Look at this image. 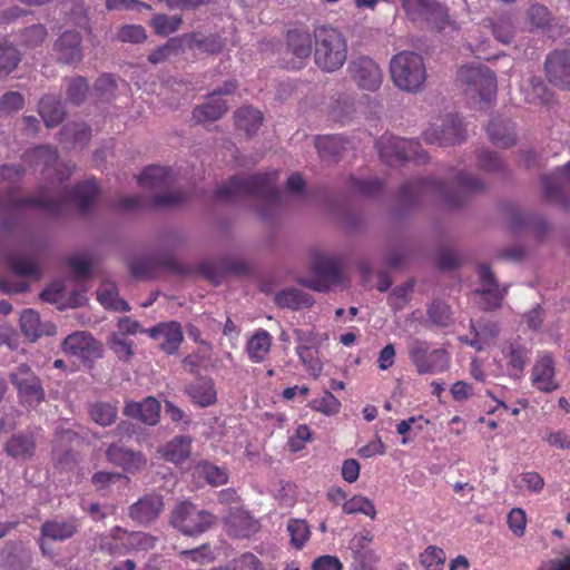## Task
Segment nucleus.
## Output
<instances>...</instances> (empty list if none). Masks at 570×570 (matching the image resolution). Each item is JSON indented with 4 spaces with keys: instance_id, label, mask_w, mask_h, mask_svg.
Here are the masks:
<instances>
[{
    "instance_id": "393cba45",
    "label": "nucleus",
    "mask_w": 570,
    "mask_h": 570,
    "mask_svg": "<svg viewBox=\"0 0 570 570\" xmlns=\"http://www.w3.org/2000/svg\"><path fill=\"white\" fill-rule=\"evenodd\" d=\"M529 351L520 340L507 342L502 347V355L507 360L508 374L519 379L528 361Z\"/></svg>"
},
{
    "instance_id": "20e7f679",
    "label": "nucleus",
    "mask_w": 570,
    "mask_h": 570,
    "mask_svg": "<svg viewBox=\"0 0 570 570\" xmlns=\"http://www.w3.org/2000/svg\"><path fill=\"white\" fill-rule=\"evenodd\" d=\"M137 181L141 188L154 193L151 202L155 206H178L187 199L185 191L170 189L173 176L167 167L149 166L138 176Z\"/></svg>"
},
{
    "instance_id": "39448f33",
    "label": "nucleus",
    "mask_w": 570,
    "mask_h": 570,
    "mask_svg": "<svg viewBox=\"0 0 570 570\" xmlns=\"http://www.w3.org/2000/svg\"><path fill=\"white\" fill-rule=\"evenodd\" d=\"M391 77L394 85L406 92L420 91L426 80V68L423 57L413 51H402L390 62Z\"/></svg>"
},
{
    "instance_id": "423d86ee",
    "label": "nucleus",
    "mask_w": 570,
    "mask_h": 570,
    "mask_svg": "<svg viewBox=\"0 0 570 570\" xmlns=\"http://www.w3.org/2000/svg\"><path fill=\"white\" fill-rule=\"evenodd\" d=\"M458 81L472 99L490 102L497 94V77L484 66H463L458 70Z\"/></svg>"
},
{
    "instance_id": "bb28decb",
    "label": "nucleus",
    "mask_w": 570,
    "mask_h": 570,
    "mask_svg": "<svg viewBox=\"0 0 570 570\" xmlns=\"http://www.w3.org/2000/svg\"><path fill=\"white\" fill-rule=\"evenodd\" d=\"M546 197L562 203V194L570 189V161L552 175L543 178Z\"/></svg>"
},
{
    "instance_id": "3c124183",
    "label": "nucleus",
    "mask_w": 570,
    "mask_h": 570,
    "mask_svg": "<svg viewBox=\"0 0 570 570\" xmlns=\"http://www.w3.org/2000/svg\"><path fill=\"white\" fill-rule=\"evenodd\" d=\"M91 419L101 426L111 425L117 417V407L110 403L98 402L90 406Z\"/></svg>"
},
{
    "instance_id": "c85d7f7f",
    "label": "nucleus",
    "mask_w": 570,
    "mask_h": 570,
    "mask_svg": "<svg viewBox=\"0 0 570 570\" xmlns=\"http://www.w3.org/2000/svg\"><path fill=\"white\" fill-rule=\"evenodd\" d=\"M20 327L22 334L31 342L37 341L41 335L55 333V326L51 323H42L39 314L33 309H26L21 313Z\"/></svg>"
},
{
    "instance_id": "4c0bfd02",
    "label": "nucleus",
    "mask_w": 570,
    "mask_h": 570,
    "mask_svg": "<svg viewBox=\"0 0 570 570\" xmlns=\"http://www.w3.org/2000/svg\"><path fill=\"white\" fill-rule=\"evenodd\" d=\"M77 530L76 520H52L47 521L41 527L42 537L49 538L51 540H66L71 538Z\"/></svg>"
},
{
    "instance_id": "603ef678",
    "label": "nucleus",
    "mask_w": 570,
    "mask_h": 570,
    "mask_svg": "<svg viewBox=\"0 0 570 570\" xmlns=\"http://www.w3.org/2000/svg\"><path fill=\"white\" fill-rule=\"evenodd\" d=\"M287 531L291 537V544L295 549H302L304 544L308 541L311 535L308 524L304 520L298 519L288 521Z\"/></svg>"
},
{
    "instance_id": "58836bf2",
    "label": "nucleus",
    "mask_w": 570,
    "mask_h": 570,
    "mask_svg": "<svg viewBox=\"0 0 570 570\" xmlns=\"http://www.w3.org/2000/svg\"><path fill=\"white\" fill-rule=\"evenodd\" d=\"M35 445L36 443L31 434L20 433L10 438L7 442L6 451L12 458L26 460L33 454Z\"/></svg>"
},
{
    "instance_id": "a18cd8bd",
    "label": "nucleus",
    "mask_w": 570,
    "mask_h": 570,
    "mask_svg": "<svg viewBox=\"0 0 570 570\" xmlns=\"http://www.w3.org/2000/svg\"><path fill=\"white\" fill-rule=\"evenodd\" d=\"M184 48L183 37L170 38L165 45L153 50L148 56V61L153 65L165 62L173 55H177Z\"/></svg>"
},
{
    "instance_id": "13d9d810",
    "label": "nucleus",
    "mask_w": 570,
    "mask_h": 570,
    "mask_svg": "<svg viewBox=\"0 0 570 570\" xmlns=\"http://www.w3.org/2000/svg\"><path fill=\"white\" fill-rule=\"evenodd\" d=\"M315 146L321 157L335 158L343 149V140L337 136H323L316 139Z\"/></svg>"
},
{
    "instance_id": "c03bdc74",
    "label": "nucleus",
    "mask_w": 570,
    "mask_h": 570,
    "mask_svg": "<svg viewBox=\"0 0 570 570\" xmlns=\"http://www.w3.org/2000/svg\"><path fill=\"white\" fill-rule=\"evenodd\" d=\"M21 61L18 49L7 39H0V76L11 73Z\"/></svg>"
},
{
    "instance_id": "de8ad7c7",
    "label": "nucleus",
    "mask_w": 570,
    "mask_h": 570,
    "mask_svg": "<svg viewBox=\"0 0 570 570\" xmlns=\"http://www.w3.org/2000/svg\"><path fill=\"white\" fill-rule=\"evenodd\" d=\"M98 194V187L95 180H86L82 184H79L71 197L72 200L77 204V206L81 209H87L92 202L96 199Z\"/></svg>"
},
{
    "instance_id": "72a5a7b5",
    "label": "nucleus",
    "mask_w": 570,
    "mask_h": 570,
    "mask_svg": "<svg viewBox=\"0 0 570 570\" xmlns=\"http://www.w3.org/2000/svg\"><path fill=\"white\" fill-rule=\"evenodd\" d=\"M191 438L187 435H179L174 438L165 446L159 448L158 452L167 461L173 463H180L190 455Z\"/></svg>"
},
{
    "instance_id": "1a4fd4ad",
    "label": "nucleus",
    "mask_w": 570,
    "mask_h": 570,
    "mask_svg": "<svg viewBox=\"0 0 570 570\" xmlns=\"http://www.w3.org/2000/svg\"><path fill=\"white\" fill-rule=\"evenodd\" d=\"M376 147L381 158L389 165H395L405 159L424 160L425 155L417 141L395 136H382Z\"/></svg>"
},
{
    "instance_id": "f03ea898",
    "label": "nucleus",
    "mask_w": 570,
    "mask_h": 570,
    "mask_svg": "<svg viewBox=\"0 0 570 570\" xmlns=\"http://www.w3.org/2000/svg\"><path fill=\"white\" fill-rule=\"evenodd\" d=\"M314 61L324 72L340 70L347 59L345 36L336 28L321 26L314 30Z\"/></svg>"
},
{
    "instance_id": "37998d69",
    "label": "nucleus",
    "mask_w": 570,
    "mask_h": 570,
    "mask_svg": "<svg viewBox=\"0 0 570 570\" xmlns=\"http://www.w3.org/2000/svg\"><path fill=\"white\" fill-rule=\"evenodd\" d=\"M61 141L70 142L72 146H86L91 137L90 128L82 122H72L63 126L60 131Z\"/></svg>"
},
{
    "instance_id": "6ab92c4d",
    "label": "nucleus",
    "mask_w": 570,
    "mask_h": 570,
    "mask_svg": "<svg viewBox=\"0 0 570 570\" xmlns=\"http://www.w3.org/2000/svg\"><path fill=\"white\" fill-rule=\"evenodd\" d=\"M57 59L65 65H78L83 59L81 36L78 31L67 30L53 43Z\"/></svg>"
},
{
    "instance_id": "ddd939ff",
    "label": "nucleus",
    "mask_w": 570,
    "mask_h": 570,
    "mask_svg": "<svg viewBox=\"0 0 570 570\" xmlns=\"http://www.w3.org/2000/svg\"><path fill=\"white\" fill-rule=\"evenodd\" d=\"M347 71L352 80L361 89L375 91L382 85V69L367 56H361L353 59L348 65Z\"/></svg>"
},
{
    "instance_id": "e2e57ef3",
    "label": "nucleus",
    "mask_w": 570,
    "mask_h": 570,
    "mask_svg": "<svg viewBox=\"0 0 570 570\" xmlns=\"http://www.w3.org/2000/svg\"><path fill=\"white\" fill-rule=\"evenodd\" d=\"M312 406L314 410L325 415H333L338 413L341 402L331 392L325 391L321 397L313 401Z\"/></svg>"
},
{
    "instance_id": "052dcab7",
    "label": "nucleus",
    "mask_w": 570,
    "mask_h": 570,
    "mask_svg": "<svg viewBox=\"0 0 570 570\" xmlns=\"http://www.w3.org/2000/svg\"><path fill=\"white\" fill-rule=\"evenodd\" d=\"M181 18L179 16L168 17L166 14H156L151 19V26L159 36H168L179 29Z\"/></svg>"
},
{
    "instance_id": "a878e982",
    "label": "nucleus",
    "mask_w": 570,
    "mask_h": 570,
    "mask_svg": "<svg viewBox=\"0 0 570 570\" xmlns=\"http://www.w3.org/2000/svg\"><path fill=\"white\" fill-rule=\"evenodd\" d=\"M160 403L155 397H146L142 402H127L124 414L135 417L148 425H156L159 421Z\"/></svg>"
},
{
    "instance_id": "b1692460",
    "label": "nucleus",
    "mask_w": 570,
    "mask_h": 570,
    "mask_svg": "<svg viewBox=\"0 0 570 570\" xmlns=\"http://www.w3.org/2000/svg\"><path fill=\"white\" fill-rule=\"evenodd\" d=\"M8 206L10 207H22V206H31L41 208L51 214H58L61 212L63 207V199L58 196H53L49 194L48 190L41 189L40 194L35 197H17L11 195L8 199Z\"/></svg>"
},
{
    "instance_id": "2f4dec72",
    "label": "nucleus",
    "mask_w": 570,
    "mask_h": 570,
    "mask_svg": "<svg viewBox=\"0 0 570 570\" xmlns=\"http://www.w3.org/2000/svg\"><path fill=\"white\" fill-rule=\"evenodd\" d=\"M487 130L491 141L498 147L509 148L515 142L514 126L508 119H492Z\"/></svg>"
},
{
    "instance_id": "e433bc0d",
    "label": "nucleus",
    "mask_w": 570,
    "mask_h": 570,
    "mask_svg": "<svg viewBox=\"0 0 570 570\" xmlns=\"http://www.w3.org/2000/svg\"><path fill=\"white\" fill-rule=\"evenodd\" d=\"M39 114L47 127H55L62 121L66 112L60 99L46 96L39 102Z\"/></svg>"
},
{
    "instance_id": "f3484780",
    "label": "nucleus",
    "mask_w": 570,
    "mask_h": 570,
    "mask_svg": "<svg viewBox=\"0 0 570 570\" xmlns=\"http://www.w3.org/2000/svg\"><path fill=\"white\" fill-rule=\"evenodd\" d=\"M237 87L235 81H227L218 90L208 96V101L198 106L193 111V117L197 122L215 121L219 119L228 109L222 96L232 94Z\"/></svg>"
},
{
    "instance_id": "c756f323",
    "label": "nucleus",
    "mask_w": 570,
    "mask_h": 570,
    "mask_svg": "<svg viewBox=\"0 0 570 570\" xmlns=\"http://www.w3.org/2000/svg\"><path fill=\"white\" fill-rule=\"evenodd\" d=\"M126 542L127 530L117 525L98 537V549L109 556H124L128 553Z\"/></svg>"
},
{
    "instance_id": "9d476101",
    "label": "nucleus",
    "mask_w": 570,
    "mask_h": 570,
    "mask_svg": "<svg viewBox=\"0 0 570 570\" xmlns=\"http://www.w3.org/2000/svg\"><path fill=\"white\" fill-rule=\"evenodd\" d=\"M10 381L18 390V396L23 404L36 406L45 400V390L39 377L24 364L10 373Z\"/></svg>"
},
{
    "instance_id": "f704fd0d",
    "label": "nucleus",
    "mask_w": 570,
    "mask_h": 570,
    "mask_svg": "<svg viewBox=\"0 0 570 570\" xmlns=\"http://www.w3.org/2000/svg\"><path fill=\"white\" fill-rule=\"evenodd\" d=\"M97 299L106 308L116 312H129V304L119 297L116 285L111 282H104L97 289Z\"/></svg>"
},
{
    "instance_id": "6e6d98bb",
    "label": "nucleus",
    "mask_w": 570,
    "mask_h": 570,
    "mask_svg": "<svg viewBox=\"0 0 570 570\" xmlns=\"http://www.w3.org/2000/svg\"><path fill=\"white\" fill-rule=\"evenodd\" d=\"M157 538L145 532H128L127 531V548L128 553L131 551H148L155 548Z\"/></svg>"
},
{
    "instance_id": "2eb2a0df",
    "label": "nucleus",
    "mask_w": 570,
    "mask_h": 570,
    "mask_svg": "<svg viewBox=\"0 0 570 570\" xmlns=\"http://www.w3.org/2000/svg\"><path fill=\"white\" fill-rule=\"evenodd\" d=\"M62 351L65 354L81 361H92L102 355L100 343L91 334L83 331L68 335L62 342Z\"/></svg>"
},
{
    "instance_id": "49530a36",
    "label": "nucleus",
    "mask_w": 570,
    "mask_h": 570,
    "mask_svg": "<svg viewBox=\"0 0 570 570\" xmlns=\"http://www.w3.org/2000/svg\"><path fill=\"white\" fill-rule=\"evenodd\" d=\"M343 511L346 514L362 513L371 519H375L376 510L373 502L363 495H354L345 500L342 504Z\"/></svg>"
},
{
    "instance_id": "412c9836",
    "label": "nucleus",
    "mask_w": 570,
    "mask_h": 570,
    "mask_svg": "<svg viewBox=\"0 0 570 570\" xmlns=\"http://www.w3.org/2000/svg\"><path fill=\"white\" fill-rule=\"evenodd\" d=\"M106 456L109 462L122 468L129 473L140 472L147 465V459L141 452L116 443L108 446Z\"/></svg>"
},
{
    "instance_id": "6e6552de",
    "label": "nucleus",
    "mask_w": 570,
    "mask_h": 570,
    "mask_svg": "<svg viewBox=\"0 0 570 570\" xmlns=\"http://www.w3.org/2000/svg\"><path fill=\"white\" fill-rule=\"evenodd\" d=\"M214 522L215 517L210 512L199 510L188 501L178 503L170 515L173 527L185 535H198Z\"/></svg>"
},
{
    "instance_id": "0eeeda50",
    "label": "nucleus",
    "mask_w": 570,
    "mask_h": 570,
    "mask_svg": "<svg viewBox=\"0 0 570 570\" xmlns=\"http://www.w3.org/2000/svg\"><path fill=\"white\" fill-rule=\"evenodd\" d=\"M409 357L419 374H439L450 368L451 356L444 348L431 350L426 341L414 340L409 346Z\"/></svg>"
},
{
    "instance_id": "4468645a",
    "label": "nucleus",
    "mask_w": 570,
    "mask_h": 570,
    "mask_svg": "<svg viewBox=\"0 0 570 570\" xmlns=\"http://www.w3.org/2000/svg\"><path fill=\"white\" fill-rule=\"evenodd\" d=\"M480 287L475 291L478 305L485 311L499 308L502 304L507 289H500L488 265H480L478 268Z\"/></svg>"
},
{
    "instance_id": "774afa93",
    "label": "nucleus",
    "mask_w": 570,
    "mask_h": 570,
    "mask_svg": "<svg viewBox=\"0 0 570 570\" xmlns=\"http://www.w3.org/2000/svg\"><path fill=\"white\" fill-rule=\"evenodd\" d=\"M88 89L89 86L87 83V80L82 77H76L69 81L67 88L68 99L71 102L79 105L86 99Z\"/></svg>"
},
{
    "instance_id": "0e129e2a",
    "label": "nucleus",
    "mask_w": 570,
    "mask_h": 570,
    "mask_svg": "<svg viewBox=\"0 0 570 570\" xmlns=\"http://www.w3.org/2000/svg\"><path fill=\"white\" fill-rule=\"evenodd\" d=\"M428 315L438 326H446L451 318L450 307L442 301H433L428 308Z\"/></svg>"
},
{
    "instance_id": "680f3d73",
    "label": "nucleus",
    "mask_w": 570,
    "mask_h": 570,
    "mask_svg": "<svg viewBox=\"0 0 570 570\" xmlns=\"http://www.w3.org/2000/svg\"><path fill=\"white\" fill-rule=\"evenodd\" d=\"M380 556L373 549L353 553L354 570H377Z\"/></svg>"
},
{
    "instance_id": "79ce46f5",
    "label": "nucleus",
    "mask_w": 570,
    "mask_h": 570,
    "mask_svg": "<svg viewBox=\"0 0 570 570\" xmlns=\"http://www.w3.org/2000/svg\"><path fill=\"white\" fill-rule=\"evenodd\" d=\"M272 345V336L267 331H257L247 343V353L253 362L259 363L264 361L269 353Z\"/></svg>"
},
{
    "instance_id": "aec40b11",
    "label": "nucleus",
    "mask_w": 570,
    "mask_h": 570,
    "mask_svg": "<svg viewBox=\"0 0 570 570\" xmlns=\"http://www.w3.org/2000/svg\"><path fill=\"white\" fill-rule=\"evenodd\" d=\"M531 381L541 392H552L559 387L556 379V363L551 354H539L531 373Z\"/></svg>"
},
{
    "instance_id": "f257e3e1",
    "label": "nucleus",
    "mask_w": 570,
    "mask_h": 570,
    "mask_svg": "<svg viewBox=\"0 0 570 570\" xmlns=\"http://www.w3.org/2000/svg\"><path fill=\"white\" fill-rule=\"evenodd\" d=\"M483 188L484 183L479 177L459 171L454 176L451 188L436 179L422 178L403 185L401 196L406 202H415L425 195H433L450 206L456 207L463 203L462 195L480 191Z\"/></svg>"
},
{
    "instance_id": "7c9ffc66",
    "label": "nucleus",
    "mask_w": 570,
    "mask_h": 570,
    "mask_svg": "<svg viewBox=\"0 0 570 570\" xmlns=\"http://www.w3.org/2000/svg\"><path fill=\"white\" fill-rule=\"evenodd\" d=\"M313 40L307 31L291 30L287 33V47L289 52L298 60L292 68H299L303 61L312 53Z\"/></svg>"
},
{
    "instance_id": "ea45409f",
    "label": "nucleus",
    "mask_w": 570,
    "mask_h": 570,
    "mask_svg": "<svg viewBox=\"0 0 570 570\" xmlns=\"http://www.w3.org/2000/svg\"><path fill=\"white\" fill-rule=\"evenodd\" d=\"M181 37L184 47H188L190 49L197 48L205 52L217 53L224 47V42L216 36L204 37L198 32H190L183 35Z\"/></svg>"
},
{
    "instance_id": "69168bd1",
    "label": "nucleus",
    "mask_w": 570,
    "mask_h": 570,
    "mask_svg": "<svg viewBox=\"0 0 570 570\" xmlns=\"http://www.w3.org/2000/svg\"><path fill=\"white\" fill-rule=\"evenodd\" d=\"M117 37L122 42L140 43L146 40L147 33L139 24H125L119 28Z\"/></svg>"
},
{
    "instance_id": "8fccbe9b",
    "label": "nucleus",
    "mask_w": 570,
    "mask_h": 570,
    "mask_svg": "<svg viewBox=\"0 0 570 570\" xmlns=\"http://www.w3.org/2000/svg\"><path fill=\"white\" fill-rule=\"evenodd\" d=\"M196 472L212 485H222L227 483L228 473L224 468L216 466L209 462H199L196 465Z\"/></svg>"
},
{
    "instance_id": "864d4df0",
    "label": "nucleus",
    "mask_w": 570,
    "mask_h": 570,
    "mask_svg": "<svg viewBox=\"0 0 570 570\" xmlns=\"http://www.w3.org/2000/svg\"><path fill=\"white\" fill-rule=\"evenodd\" d=\"M48 32L43 24H33L23 29L20 33V43L26 49H35L47 38Z\"/></svg>"
},
{
    "instance_id": "cd10ccee",
    "label": "nucleus",
    "mask_w": 570,
    "mask_h": 570,
    "mask_svg": "<svg viewBox=\"0 0 570 570\" xmlns=\"http://www.w3.org/2000/svg\"><path fill=\"white\" fill-rule=\"evenodd\" d=\"M225 527L236 538H247L258 529L254 518L244 510L230 511L225 518Z\"/></svg>"
},
{
    "instance_id": "a19ab883",
    "label": "nucleus",
    "mask_w": 570,
    "mask_h": 570,
    "mask_svg": "<svg viewBox=\"0 0 570 570\" xmlns=\"http://www.w3.org/2000/svg\"><path fill=\"white\" fill-rule=\"evenodd\" d=\"M235 121L239 130L252 136L262 126L263 115L259 110L253 109L252 107H243L235 112Z\"/></svg>"
},
{
    "instance_id": "7ed1b4c3",
    "label": "nucleus",
    "mask_w": 570,
    "mask_h": 570,
    "mask_svg": "<svg viewBox=\"0 0 570 570\" xmlns=\"http://www.w3.org/2000/svg\"><path fill=\"white\" fill-rule=\"evenodd\" d=\"M278 173L233 177L217 190L220 200H234L244 196L262 198L268 203L276 202L279 191L275 185Z\"/></svg>"
},
{
    "instance_id": "dca6fc26",
    "label": "nucleus",
    "mask_w": 570,
    "mask_h": 570,
    "mask_svg": "<svg viewBox=\"0 0 570 570\" xmlns=\"http://www.w3.org/2000/svg\"><path fill=\"white\" fill-rule=\"evenodd\" d=\"M400 2L403 10L411 19H416L424 12H432L440 19L438 22L440 30L446 28L453 30L459 29L456 22L450 18L448 8L435 0H400Z\"/></svg>"
},
{
    "instance_id": "9b49d317",
    "label": "nucleus",
    "mask_w": 570,
    "mask_h": 570,
    "mask_svg": "<svg viewBox=\"0 0 570 570\" xmlns=\"http://www.w3.org/2000/svg\"><path fill=\"white\" fill-rule=\"evenodd\" d=\"M314 277L305 281V285L314 291L324 292L341 278L340 261L331 255L315 254L312 262Z\"/></svg>"
},
{
    "instance_id": "473e14b6",
    "label": "nucleus",
    "mask_w": 570,
    "mask_h": 570,
    "mask_svg": "<svg viewBox=\"0 0 570 570\" xmlns=\"http://www.w3.org/2000/svg\"><path fill=\"white\" fill-rule=\"evenodd\" d=\"M186 392L191 401L200 407L213 405L217 400V393L213 380L202 379L189 386Z\"/></svg>"
},
{
    "instance_id": "4d7b16f0",
    "label": "nucleus",
    "mask_w": 570,
    "mask_h": 570,
    "mask_svg": "<svg viewBox=\"0 0 570 570\" xmlns=\"http://www.w3.org/2000/svg\"><path fill=\"white\" fill-rule=\"evenodd\" d=\"M108 344L120 361H128L134 356L132 342L120 334L111 333L108 338Z\"/></svg>"
},
{
    "instance_id": "338daca9",
    "label": "nucleus",
    "mask_w": 570,
    "mask_h": 570,
    "mask_svg": "<svg viewBox=\"0 0 570 570\" xmlns=\"http://www.w3.org/2000/svg\"><path fill=\"white\" fill-rule=\"evenodd\" d=\"M412 289L413 285L411 283L394 287L389 296V305L395 311L402 309L407 304Z\"/></svg>"
},
{
    "instance_id": "5701e85b",
    "label": "nucleus",
    "mask_w": 570,
    "mask_h": 570,
    "mask_svg": "<svg viewBox=\"0 0 570 570\" xmlns=\"http://www.w3.org/2000/svg\"><path fill=\"white\" fill-rule=\"evenodd\" d=\"M164 509L163 498L159 494H146L130 505L129 515L139 524H149L155 521Z\"/></svg>"
},
{
    "instance_id": "09e8293b",
    "label": "nucleus",
    "mask_w": 570,
    "mask_h": 570,
    "mask_svg": "<svg viewBox=\"0 0 570 570\" xmlns=\"http://www.w3.org/2000/svg\"><path fill=\"white\" fill-rule=\"evenodd\" d=\"M11 271L20 276L38 278L40 268L38 263L27 255H16L10 259Z\"/></svg>"
},
{
    "instance_id": "a211bd4d",
    "label": "nucleus",
    "mask_w": 570,
    "mask_h": 570,
    "mask_svg": "<svg viewBox=\"0 0 570 570\" xmlns=\"http://www.w3.org/2000/svg\"><path fill=\"white\" fill-rule=\"evenodd\" d=\"M146 334L156 341H159V348L166 354L177 353L184 340L181 326L178 322H163L148 328Z\"/></svg>"
},
{
    "instance_id": "bf43d9fd",
    "label": "nucleus",
    "mask_w": 570,
    "mask_h": 570,
    "mask_svg": "<svg viewBox=\"0 0 570 570\" xmlns=\"http://www.w3.org/2000/svg\"><path fill=\"white\" fill-rule=\"evenodd\" d=\"M296 355L298 356L302 364L305 368L314 376L318 377L323 370V363L318 357V347L317 348H301V351H296Z\"/></svg>"
},
{
    "instance_id": "4be33fe9",
    "label": "nucleus",
    "mask_w": 570,
    "mask_h": 570,
    "mask_svg": "<svg viewBox=\"0 0 570 570\" xmlns=\"http://www.w3.org/2000/svg\"><path fill=\"white\" fill-rule=\"evenodd\" d=\"M546 71L550 82L570 89V50L549 55Z\"/></svg>"
},
{
    "instance_id": "f8f14e48",
    "label": "nucleus",
    "mask_w": 570,
    "mask_h": 570,
    "mask_svg": "<svg viewBox=\"0 0 570 570\" xmlns=\"http://www.w3.org/2000/svg\"><path fill=\"white\" fill-rule=\"evenodd\" d=\"M462 120L458 116L448 115L431 124L423 132V139L432 145H452L463 140Z\"/></svg>"
},
{
    "instance_id": "c9c22d12",
    "label": "nucleus",
    "mask_w": 570,
    "mask_h": 570,
    "mask_svg": "<svg viewBox=\"0 0 570 570\" xmlns=\"http://www.w3.org/2000/svg\"><path fill=\"white\" fill-rule=\"evenodd\" d=\"M275 302L282 308L301 309L311 306L313 298L302 289L287 288L276 294Z\"/></svg>"
},
{
    "instance_id": "5fc2aeb1",
    "label": "nucleus",
    "mask_w": 570,
    "mask_h": 570,
    "mask_svg": "<svg viewBox=\"0 0 570 570\" xmlns=\"http://www.w3.org/2000/svg\"><path fill=\"white\" fill-rule=\"evenodd\" d=\"M445 559L443 549L435 546H429L420 554V561L426 570H442Z\"/></svg>"
}]
</instances>
